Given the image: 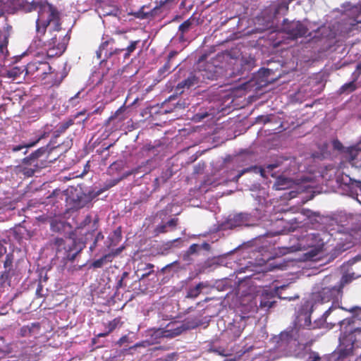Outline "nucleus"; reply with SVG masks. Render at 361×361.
Instances as JSON below:
<instances>
[{"mask_svg":"<svg viewBox=\"0 0 361 361\" xmlns=\"http://www.w3.org/2000/svg\"><path fill=\"white\" fill-rule=\"evenodd\" d=\"M54 149L47 145L32 152L23 159L21 165L18 166V171L27 178L33 176L36 172L47 167L53 161L47 159Z\"/></svg>","mask_w":361,"mask_h":361,"instance_id":"obj_1","label":"nucleus"},{"mask_svg":"<svg viewBox=\"0 0 361 361\" xmlns=\"http://www.w3.org/2000/svg\"><path fill=\"white\" fill-rule=\"evenodd\" d=\"M35 11L38 13L36 25L59 27L62 25L61 13L53 4L47 1L37 2Z\"/></svg>","mask_w":361,"mask_h":361,"instance_id":"obj_2","label":"nucleus"},{"mask_svg":"<svg viewBox=\"0 0 361 361\" xmlns=\"http://www.w3.org/2000/svg\"><path fill=\"white\" fill-rule=\"evenodd\" d=\"M25 75L35 80L36 82H44L48 85H56L53 81L56 73L47 61H33L26 66Z\"/></svg>","mask_w":361,"mask_h":361,"instance_id":"obj_3","label":"nucleus"},{"mask_svg":"<svg viewBox=\"0 0 361 361\" xmlns=\"http://www.w3.org/2000/svg\"><path fill=\"white\" fill-rule=\"evenodd\" d=\"M51 245L56 250V256L62 257L64 264L73 262L82 250L75 240L69 239L67 241L62 238H55Z\"/></svg>","mask_w":361,"mask_h":361,"instance_id":"obj_4","label":"nucleus"},{"mask_svg":"<svg viewBox=\"0 0 361 361\" xmlns=\"http://www.w3.org/2000/svg\"><path fill=\"white\" fill-rule=\"evenodd\" d=\"M140 42V40H133L129 42V44L126 48H114L109 47V44L106 41L104 37H102V42L99 47L98 50L96 51L98 59L102 61L107 60L113 56H118L122 51H125L123 54V59H128L131 54L137 49V45Z\"/></svg>","mask_w":361,"mask_h":361,"instance_id":"obj_5","label":"nucleus"},{"mask_svg":"<svg viewBox=\"0 0 361 361\" xmlns=\"http://www.w3.org/2000/svg\"><path fill=\"white\" fill-rule=\"evenodd\" d=\"M54 35L51 38L47 48V55L49 56H61L66 49L70 40V36L65 29L60 25L54 30Z\"/></svg>","mask_w":361,"mask_h":361,"instance_id":"obj_6","label":"nucleus"},{"mask_svg":"<svg viewBox=\"0 0 361 361\" xmlns=\"http://www.w3.org/2000/svg\"><path fill=\"white\" fill-rule=\"evenodd\" d=\"M288 287V285H283L279 287H276L272 290H264L259 296V307L262 310H268L272 307L276 302L275 300L276 295L280 299L288 300L289 301L298 298L299 296L295 295L294 296L283 295V290Z\"/></svg>","mask_w":361,"mask_h":361,"instance_id":"obj_7","label":"nucleus"},{"mask_svg":"<svg viewBox=\"0 0 361 361\" xmlns=\"http://www.w3.org/2000/svg\"><path fill=\"white\" fill-rule=\"evenodd\" d=\"M206 55H202L200 57L197 62V69L195 70L202 82H204L207 80H213L216 79L219 74L218 70L220 68L214 64V61H206Z\"/></svg>","mask_w":361,"mask_h":361,"instance_id":"obj_8","label":"nucleus"},{"mask_svg":"<svg viewBox=\"0 0 361 361\" xmlns=\"http://www.w3.org/2000/svg\"><path fill=\"white\" fill-rule=\"evenodd\" d=\"M281 30L292 39L306 37L309 32L307 27L301 21L289 20L288 18L283 19Z\"/></svg>","mask_w":361,"mask_h":361,"instance_id":"obj_9","label":"nucleus"},{"mask_svg":"<svg viewBox=\"0 0 361 361\" xmlns=\"http://www.w3.org/2000/svg\"><path fill=\"white\" fill-rule=\"evenodd\" d=\"M343 291L338 288L336 284L329 286H324L316 293V299L321 302H328L331 300L338 301L342 297Z\"/></svg>","mask_w":361,"mask_h":361,"instance_id":"obj_10","label":"nucleus"},{"mask_svg":"<svg viewBox=\"0 0 361 361\" xmlns=\"http://www.w3.org/2000/svg\"><path fill=\"white\" fill-rule=\"evenodd\" d=\"M26 72V66H13L8 69L1 70L0 75L2 78H6L13 81H16L17 83H20L25 79V76H27V75H25Z\"/></svg>","mask_w":361,"mask_h":361,"instance_id":"obj_11","label":"nucleus"},{"mask_svg":"<svg viewBox=\"0 0 361 361\" xmlns=\"http://www.w3.org/2000/svg\"><path fill=\"white\" fill-rule=\"evenodd\" d=\"M199 324L195 322L192 324H183L181 325H177V323H170L167 324L165 329L162 331V336L166 338H173L180 335L184 331L197 326Z\"/></svg>","mask_w":361,"mask_h":361,"instance_id":"obj_12","label":"nucleus"},{"mask_svg":"<svg viewBox=\"0 0 361 361\" xmlns=\"http://www.w3.org/2000/svg\"><path fill=\"white\" fill-rule=\"evenodd\" d=\"M56 27L55 26H39L36 25V36L35 37L42 43L44 47L48 46L49 43L51 41V38L54 35V30Z\"/></svg>","mask_w":361,"mask_h":361,"instance_id":"obj_13","label":"nucleus"},{"mask_svg":"<svg viewBox=\"0 0 361 361\" xmlns=\"http://www.w3.org/2000/svg\"><path fill=\"white\" fill-rule=\"evenodd\" d=\"M350 16L345 22L348 31L361 30V9L355 6L350 11Z\"/></svg>","mask_w":361,"mask_h":361,"instance_id":"obj_14","label":"nucleus"},{"mask_svg":"<svg viewBox=\"0 0 361 361\" xmlns=\"http://www.w3.org/2000/svg\"><path fill=\"white\" fill-rule=\"evenodd\" d=\"M202 81L200 76L197 75L195 71L190 73V75L185 80L178 83L176 87V92L178 93H183L185 89H190L192 87L197 85Z\"/></svg>","mask_w":361,"mask_h":361,"instance_id":"obj_15","label":"nucleus"},{"mask_svg":"<svg viewBox=\"0 0 361 361\" xmlns=\"http://www.w3.org/2000/svg\"><path fill=\"white\" fill-rule=\"evenodd\" d=\"M100 192H98L96 195H91L90 194L87 195L81 192L80 195H77L76 198H75L74 197H69L67 200H69V202L72 203V209H79L86 206H88V204L91 202L92 198L95 197Z\"/></svg>","mask_w":361,"mask_h":361,"instance_id":"obj_16","label":"nucleus"},{"mask_svg":"<svg viewBox=\"0 0 361 361\" xmlns=\"http://www.w3.org/2000/svg\"><path fill=\"white\" fill-rule=\"evenodd\" d=\"M249 220V215L245 213H238L229 215L224 224L226 228H234L241 226Z\"/></svg>","mask_w":361,"mask_h":361,"instance_id":"obj_17","label":"nucleus"},{"mask_svg":"<svg viewBox=\"0 0 361 361\" xmlns=\"http://www.w3.org/2000/svg\"><path fill=\"white\" fill-rule=\"evenodd\" d=\"M361 75V63L356 66L355 71L352 74L353 80L343 85L339 89L340 94H349L357 89L356 82Z\"/></svg>","mask_w":361,"mask_h":361,"instance_id":"obj_18","label":"nucleus"},{"mask_svg":"<svg viewBox=\"0 0 361 361\" xmlns=\"http://www.w3.org/2000/svg\"><path fill=\"white\" fill-rule=\"evenodd\" d=\"M8 3L14 10L22 11L25 13L36 10L37 2L28 0H7Z\"/></svg>","mask_w":361,"mask_h":361,"instance_id":"obj_19","label":"nucleus"},{"mask_svg":"<svg viewBox=\"0 0 361 361\" xmlns=\"http://www.w3.org/2000/svg\"><path fill=\"white\" fill-rule=\"evenodd\" d=\"M345 153V159L348 162L356 168H361V161H355L357 157L361 156V148L358 146H353L348 147Z\"/></svg>","mask_w":361,"mask_h":361,"instance_id":"obj_20","label":"nucleus"},{"mask_svg":"<svg viewBox=\"0 0 361 361\" xmlns=\"http://www.w3.org/2000/svg\"><path fill=\"white\" fill-rule=\"evenodd\" d=\"M244 327L240 322H233L229 324L224 332V335L231 341H234L241 336Z\"/></svg>","mask_w":361,"mask_h":361,"instance_id":"obj_21","label":"nucleus"},{"mask_svg":"<svg viewBox=\"0 0 361 361\" xmlns=\"http://www.w3.org/2000/svg\"><path fill=\"white\" fill-rule=\"evenodd\" d=\"M178 224V218H172L166 223H161L157 225L154 229V236H158L160 234L166 233L169 231L176 230V226Z\"/></svg>","mask_w":361,"mask_h":361,"instance_id":"obj_22","label":"nucleus"},{"mask_svg":"<svg viewBox=\"0 0 361 361\" xmlns=\"http://www.w3.org/2000/svg\"><path fill=\"white\" fill-rule=\"evenodd\" d=\"M40 324L39 322L32 323L30 324L23 326L20 329V335L22 336H37L40 332Z\"/></svg>","mask_w":361,"mask_h":361,"instance_id":"obj_23","label":"nucleus"},{"mask_svg":"<svg viewBox=\"0 0 361 361\" xmlns=\"http://www.w3.org/2000/svg\"><path fill=\"white\" fill-rule=\"evenodd\" d=\"M121 251V249H118L115 252H109L103 255L101 258L94 260L92 263V267L94 268L102 267L105 264L111 262L115 256H116Z\"/></svg>","mask_w":361,"mask_h":361,"instance_id":"obj_24","label":"nucleus"},{"mask_svg":"<svg viewBox=\"0 0 361 361\" xmlns=\"http://www.w3.org/2000/svg\"><path fill=\"white\" fill-rule=\"evenodd\" d=\"M14 260V256L13 253H8L6 255L5 261L4 262V271L1 274V277L5 279H8L11 276L13 271V263Z\"/></svg>","mask_w":361,"mask_h":361,"instance_id":"obj_25","label":"nucleus"},{"mask_svg":"<svg viewBox=\"0 0 361 361\" xmlns=\"http://www.w3.org/2000/svg\"><path fill=\"white\" fill-rule=\"evenodd\" d=\"M49 132H46V131H44L41 135H39L37 139H35V140L32 141V142H30L28 143H25V144H23V145H16V146H13L12 148H11V150L12 152H18L24 148H29V147H34L35 145H36L41 140L47 137L48 135H49Z\"/></svg>","mask_w":361,"mask_h":361,"instance_id":"obj_26","label":"nucleus"},{"mask_svg":"<svg viewBox=\"0 0 361 361\" xmlns=\"http://www.w3.org/2000/svg\"><path fill=\"white\" fill-rule=\"evenodd\" d=\"M208 285L203 282H200L194 287H189L187 290L186 298H197L203 288H205Z\"/></svg>","mask_w":361,"mask_h":361,"instance_id":"obj_27","label":"nucleus"},{"mask_svg":"<svg viewBox=\"0 0 361 361\" xmlns=\"http://www.w3.org/2000/svg\"><path fill=\"white\" fill-rule=\"evenodd\" d=\"M74 124V118H68L60 123L57 128L54 131L53 135L54 138L59 137L61 134L64 133L66 130Z\"/></svg>","mask_w":361,"mask_h":361,"instance_id":"obj_28","label":"nucleus"},{"mask_svg":"<svg viewBox=\"0 0 361 361\" xmlns=\"http://www.w3.org/2000/svg\"><path fill=\"white\" fill-rule=\"evenodd\" d=\"M293 0H288L287 1H283L278 2L275 6L274 11V16L276 18L279 15H286L289 10V4Z\"/></svg>","mask_w":361,"mask_h":361,"instance_id":"obj_29","label":"nucleus"},{"mask_svg":"<svg viewBox=\"0 0 361 361\" xmlns=\"http://www.w3.org/2000/svg\"><path fill=\"white\" fill-rule=\"evenodd\" d=\"M195 18L190 17L188 20H185L178 27V32H180V38L183 39L185 35L188 33L192 28Z\"/></svg>","mask_w":361,"mask_h":361,"instance_id":"obj_30","label":"nucleus"},{"mask_svg":"<svg viewBox=\"0 0 361 361\" xmlns=\"http://www.w3.org/2000/svg\"><path fill=\"white\" fill-rule=\"evenodd\" d=\"M305 240L307 242L306 245H304V247H313L318 245L319 241L321 240L319 238V235L317 233H310L305 235V237L302 239V242Z\"/></svg>","mask_w":361,"mask_h":361,"instance_id":"obj_31","label":"nucleus"},{"mask_svg":"<svg viewBox=\"0 0 361 361\" xmlns=\"http://www.w3.org/2000/svg\"><path fill=\"white\" fill-rule=\"evenodd\" d=\"M126 32L122 30H116L115 32V35L118 36L117 38L111 37L109 36H106L104 38L106 41L108 42L110 47H113L114 44L117 41H119L121 39L128 40V37L125 35Z\"/></svg>","mask_w":361,"mask_h":361,"instance_id":"obj_32","label":"nucleus"},{"mask_svg":"<svg viewBox=\"0 0 361 361\" xmlns=\"http://www.w3.org/2000/svg\"><path fill=\"white\" fill-rule=\"evenodd\" d=\"M297 322L303 327L310 329L311 328V318L310 314L308 312H305L304 315L299 314L297 316Z\"/></svg>","mask_w":361,"mask_h":361,"instance_id":"obj_33","label":"nucleus"},{"mask_svg":"<svg viewBox=\"0 0 361 361\" xmlns=\"http://www.w3.org/2000/svg\"><path fill=\"white\" fill-rule=\"evenodd\" d=\"M8 37L6 35H0V54L3 56H6L8 51Z\"/></svg>","mask_w":361,"mask_h":361,"instance_id":"obj_34","label":"nucleus"},{"mask_svg":"<svg viewBox=\"0 0 361 361\" xmlns=\"http://www.w3.org/2000/svg\"><path fill=\"white\" fill-rule=\"evenodd\" d=\"M295 334L296 331L295 329H292L290 331H286L280 334V340L281 341V342L285 341L286 343H290L293 340L295 341L296 339L295 338H294Z\"/></svg>","mask_w":361,"mask_h":361,"instance_id":"obj_35","label":"nucleus"},{"mask_svg":"<svg viewBox=\"0 0 361 361\" xmlns=\"http://www.w3.org/2000/svg\"><path fill=\"white\" fill-rule=\"evenodd\" d=\"M123 324V322H121V319L120 317L114 318L113 320L109 322L106 324V329L108 333L110 334L111 332H113L116 329H117L118 326H121Z\"/></svg>","mask_w":361,"mask_h":361,"instance_id":"obj_36","label":"nucleus"},{"mask_svg":"<svg viewBox=\"0 0 361 361\" xmlns=\"http://www.w3.org/2000/svg\"><path fill=\"white\" fill-rule=\"evenodd\" d=\"M126 108L125 105L121 106L118 108L116 112L109 117L110 121H114L118 119V121H123L126 118V116L124 115V112L126 111Z\"/></svg>","mask_w":361,"mask_h":361,"instance_id":"obj_37","label":"nucleus"},{"mask_svg":"<svg viewBox=\"0 0 361 361\" xmlns=\"http://www.w3.org/2000/svg\"><path fill=\"white\" fill-rule=\"evenodd\" d=\"M307 361H336L334 356L320 357L317 353L311 352Z\"/></svg>","mask_w":361,"mask_h":361,"instance_id":"obj_38","label":"nucleus"},{"mask_svg":"<svg viewBox=\"0 0 361 361\" xmlns=\"http://www.w3.org/2000/svg\"><path fill=\"white\" fill-rule=\"evenodd\" d=\"M353 278L351 277V276L348 275V274H345V275H343L340 281L336 283L337 286L338 287V288L341 290V291H343V289L345 286V284L351 282Z\"/></svg>","mask_w":361,"mask_h":361,"instance_id":"obj_39","label":"nucleus"},{"mask_svg":"<svg viewBox=\"0 0 361 361\" xmlns=\"http://www.w3.org/2000/svg\"><path fill=\"white\" fill-rule=\"evenodd\" d=\"M120 181L121 179H119L118 178L106 180L104 183V188H102V191L110 189L111 188L116 185Z\"/></svg>","mask_w":361,"mask_h":361,"instance_id":"obj_40","label":"nucleus"},{"mask_svg":"<svg viewBox=\"0 0 361 361\" xmlns=\"http://www.w3.org/2000/svg\"><path fill=\"white\" fill-rule=\"evenodd\" d=\"M258 168L257 166H250V167H248V168H246V169H244L243 170H241L240 171H239V173H238L237 176H235L234 178H233V180L234 181H238L239 180V178L243 175L245 174V173L247 172H249V171H255L256 169H257Z\"/></svg>","mask_w":361,"mask_h":361,"instance_id":"obj_41","label":"nucleus"},{"mask_svg":"<svg viewBox=\"0 0 361 361\" xmlns=\"http://www.w3.org/2000/svg\"><path fill=\"white\" fill-rule=\"evenodd\" d=\"M140 169V167H137L135 169H131L128 171H126L125 173H123L122 174V176H121L118 178L121 179V180H123L124 178H126L127 177H128L130 175H133V174H137L139 173V171Z\"/></svg>","mask_w":361,"mask_h":361,"instance_id":"obj_42","label":"nucleus"},{"mask_svg":"<svg viewBox=\"0 0 361 361\" xmlns=\"http://www.w3.org/2000/svg\"><path fill=\"white\" fill-rule=\"evenodd\" d=\"M144 8L145 6H143L140 8V9L138 11L134 13V16L140 19L146 18L148 16V13H145L143 11Z\"/></svg>","mask_w":361,"mask_h":361,"instance_id":"obj_43","label":"nucleus"},{"mask_svg":"<svg viewBox=\"0 0 361 361\" xmlns=\"http://www.w3.org/2000/svg\"><path fill=\"white\" fill-rule=\"evenodd\" d=\"M199 250H200V246H199V245L195 244V243L192 244V245L189 247V248H188V255H193V254H195V253L197 252Z\"/></svg>","mask_w":361,"mask_h":361,"instance_id":"obj_44","label":"nucleus"},{"mask_svg":"<svg viewBox=\"0 0 361 361\" xmlns=\"http://www.w3.org/2000/svg\"><path fill=\"white\" fill-rule=\"evenodd\" d=\"M209 116V114L207 112H203V113H197L194 116V120L196 121H200L203 120L204 118H207Z\"/></svg>","mask_w":361,"mask_h":361,"instance_id":"obj_45","label":"nucleus"},{"mask_svg":"<svg viewBox=\"0 0 361 361\" xmlns=\"http://www.w3.org/2000/svg\"><path fill=\"white\" fill-rule=\"evenodd\" d=\"M61 226H62V223H61V222H57L56 221H52L51 223V229L53 231H59Z\"/></svg>","mask_w":361,"mask_h":361,"instance_id":"obj_46","label":"nucleus"},{"mask_svg":"<svg viewBox=\"0 0 361 361\" xmlns=\"http://www.w3.org/2000/svg\"><path fill=\"white\" fill-rule=\"evenodd\" d=\"M92 222L91 215H87L84 220L80 223V228L85 227Z\"/></svg>","mask_w":361,"mask_h":361,"instance_id":"obj_47","label":"nucleus"},{"mask_svg":"<svg viewBox=\"0 0 361 361\" xmlns=\"http://www.w3.org/2000/svg\"><path fill=\"white\" fill-rule=\"evenodd\" d=\"M332 145L335 149L341 151L343 149V144L337 139L333 140Z\"/></svg>","mask_w":361,"mask_h":361,"instance_id":"obj_48","label":"nucleus"},{"mask_svg":"<svg viewBox=\"0 0 361 361\" xmlns=\"http://www.w3.org/2000/svg\"><path fill=\"white\" fill-rule=\"evenodd\" d=\"M43 292V286L41 283H39L36 289V296L37 298H42L44 296Z\"/></svg>","mask_w":361,"mask_h":361,"instance_id":"obj_49","label":"nucleus"},{"mask_svg":"<svg viewBox=\"0 0 361 361\" xmlns=\"http://www.w3.org/2000/svg\"><path fill=\"white\" fill-rule=\"evenodd\" d=\"M80 94V92H77L73 97H71L69 99V103L71 105H75L78 103V99L79 98V95Z\"/></svg>","mask_w":361,"mask_h":361,"instance_id":"obj_50","label":"nucleus"},{"mask_svg":"<svg viewBox=\"0 0 361 361\" xmlns=\"http://www.w3.org/2000/svg\"><path fill=\"white\" fill-rule=\"evenodd\" d=\"M98 228V219H94L92 226L91 232H88L92 235L94 233L95 231L97 230Z\"/></svg>","mask_w":361,"mask_h":361,"instance_id":"obj_51","label":"nucleus"},{"mask_svg":"<svg viewBox=\"0 0 361 361\" xmlns=\"http://www.w3.org/2000/svg\"><path fill=\"white\" fill-rule=\"evenodd\" d=\"M128 337L127 335H124L122 337L119 338V340L117 341V345L119 346H121L124 343L128 342Z\"/></svg>","mask_w":361,"mask_h":361,"instance_id":"obj_52","label":"nucleus"},{"mask_svg":"<svg viewBox=\"0 0 361 361\" xmlns=\"http://www.w3.org/2000/svg\"><path fill=\"white\" fill-rule=\"evenodd\" d=\"M114 234L115 235V237L118 239V240H121V229L120 227L117 228L114 231Z\"/></svg>","mask_w":361,"mask_h":361,"instance_id":"obj_53","label":"nucleus"},{"mask_svg":"<svg viewBox=\"0 0 361 361\" xmlns=\"http://www.w3.org/2000/svg\"><path fill=\"white\" fill-rule=\"evenodd\" d=\"M104 238V235L102 234L101 232H98L97 234V236L95 237V239L94 240V246H96L97 245V242L100 240V239H103Z\"/></svg>","mask_w":361,"mask_h":361,"instance_id":"obj_54","label":"nucleus"},{"mask_svg":"<svg viewBox=\"0 0 361 361\" xmlns=\"http://www.w3.org/2000/svg\"><path fill=\"white\" fill-rule=\"evenodd\" d=\"M163 70L164 71H169L170 69H171V66H170V61H168L165 64L164 66H163Z\"/></svg>","mask_w":361,"mask_h":361,"instance_id":"obj_55","label":"nucleus"},{"mask_svg":"<svg viewBox=\"0 0 361 361\" xmlns=\"http://www.w3.org/2000/svg\"><path fill=\"white\" fill-rule=\"evenodd\" d=\"M127 275V273L126 272H124L123 274V276L121 277V279L118 281V283H117V287L118 288H120L122 286V283H123V280L124 279V277Z\"/></svg>","mask_w":361,"mask_h":361,"instance_id":"obj_56","label":"nucleus"},{"mask_svg":"<svg viewBox=\"0 0 361 361\" xmlns=\"http://www.w3.org/2000/svg\"><path fill=\"white\" fill-rule=\"evenodd\" d=\"M141 346H145L144 344H143V342L137 343L134 345L130 347L129 350L135 349L136 348L141 347Z\"/></svg>","mask_w":361,"mask_h":361,"instance_id":"obj_57","label":"nucleus"},{"mask_svg":"<svg viewBox=\"0 0 361 361\" xmlns=\"http://www.w3.org/2000/svg\"><path fill=\"white\" fill-rule=\"evenodd\" d=\"M153 272H154V271H153V270H151V271H148V272H147V273H145V274H142V276H140V280L143 279H145V278H146V277L149 276L152 273H153Z\"/></svg>","mask_w":361,"mask_h":361,"instance_id":"obj_58","label":"nucleus"},{"mask_svg":"<svg viewBox=\"0 0 361 361\" xmlns=\"http://www.w3.org/2000/svg\"><path fill=\"white\" fill-rule=\"evenodd\" d=\"M177 54L176 51H171L168 56V61H171L176 55Z\"/></svg>","mask_w":361,"mask_h":361,"instance_id":"obj_59","label":"nucleus"},{"mask_svg":"<svg viewBox=\"0 0 361 361\" xmlns=\"http://www.w3.org/2000/svg\"><path fill=\"white\" fill-rule=\"evenodd\" d=\"M108 335H109V334L108 333L107 331H106L104 333H99L97 335V338H101V337H106Z\"/></svg>","mask_w":361,"mask_h":361,"instance_id":"obj_60","label":"nucleus"},{"mask_svg":"<svg viewBox=\"0 0 361 361\" xmlns=\"http://www.w3.org/2000/svg\"><path fill=\"white\" fill-rule=\"evenodd\" d=\"M6 247L3 246V245L0 243V257L4 255L6 252Z\"/></svg>","mask_w":361,"mask_h":361,"instance_id":"obj_61","label":"nucleus"},{"mask_svg":"<svg viewBox=\"0 0 361 361\" xmlns=\"http://www.w3.org/2000/svg\"><path fill=\"white\" fill-rule=\"evenodd\" d=\"M332 310H333V307H329V309H328V310H327L324 313V316L325 317H327L331 314V312Z\"/></svg>","mask_w":361,"mask_h":361,"instance_id":"obj_62","label":"nucleus"},{"mask_svg":"<svg viewBox=\"0 0 361 361\" xmlns=\"http://www.w3.org/2000/svg\"><path fill=\"white\" fill-rule=\"evenodd\" d=\"M85 111H81L80 112H78L72 118H74V120L78 118L80 116L85 115Z\"/></svg>","mask_w":361,"mask_h":361,"instance_id":"obj_63","label":"nucleus"},{"mask_svg":"<svg viewBox=\"0 0 361 361\" xmlns=\"http://www.w3.org/2000/svg\"><path fill=\"white\" fill-rule=\"evenodd\" d=\"M278 166L277 164H269L267 166V168L270 170H273L274 169L276 168Z\"/></svg>","mask_w":361,"mask_h":361,"instance_id":"obj_64","label":"nucleus"}]
</instances>
